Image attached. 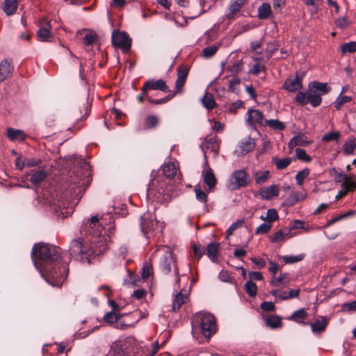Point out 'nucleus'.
Wrapping results in <instances>:
<instances>
[{
	"label": "nucleus",
	"mask_w": 356,
	"mask_h": 356,
	"mask_svg": "<svg viewBox=\"0 0 356 356\" xmlns=\"http://www.w3.org/2000/svg\"><path fill=\"white\" fill-rule=\"evenodd\" d=\"M47 175V173L44 170L34 171L31 176L30 181L34 185L39 184L45 179Z\"/></svg>",
	"instance_id": "2f4dec72"
},
{
	"label": "nucleus",
	"mask_w": 356,
	"mask_h": 356,
	"mask_svg": "<svg viewBox=\"0 0 356 356\" xmlns=\"http://www.w3.org/2000/svg\"><path fill=\"white\" fill-rule=\"evenodd\" d=\"M302 88V77L298 73L295 77H289L284 82V88L290 92H293Z\"/></svg>",
	"instance_id": "ddd939ff"
},
{
	"label": "nucleus",
	"mask_w": 356,
	"mask_h": 356,
	"mask_svg": "<svg viewBox=\"0 0 356 356\" xmlns=\"http://www.w3.org/2000/svg\"><path fill=\"white\" fill-rule=\"evenodd\" d=\"M220 280L225 282L232 283L233 277L231 275V273L227 270H222L219 273L218 275Z\"/></svg>",
	"instance_id": "052dcab7"
},
{
	"label": "nucleus",
	"mask_w": 356,
	"mask_h": 356,
	"mask_svg": "<svg viewBox=\"0 0 356 356\" xmlns=\"http://www.w3.org/2000/svg\"><path fill=\"white\" fill-rule=\"evenodd\" d=\"M264 125L269 127L274 130H283L285 128L284 124L278 120H266Z\"/></svg>",
	"instance_id": "a19ab883"
},
{
	"label": "nucleus",
	"mask_w": 356,
	"mask_h": 356,
	"mask_svg": "<svg viewBox=\"0 0 356 356\" xmlns=\"http://www.w3.org/2000/svg\"><path fill=\"white\" fill-rule=\"evenodd\" d=\"M244 289L246 293L251 298H254L257 293V286L256 284L252 281L249 280L246 282L244 285Z\"/></svg>",
	"instance_id": "58836bf2"
},
{
	"label": "nucleus",
	"mask_w": 356,
	"mask_h": 356,
	"mask_svg": "<svg viewBox=\"0 0 356 356\" xmlns=\"http://www.w3.org/2000/svg\"><path fill=\"white\" fill-rule=\"evenodd\" d=\"M188 299V294L185 292L179 291L176 293L172 302L173 312H177L183 304H184Z\"/></svg>",
	"instance_id": "5701e85b"
},
{
	"label": "nucleus",
	"mask_w": 356,
	"mask_h": 356,
	"mask_svg": "<svg viewBox=\"0 0 356 356\" xmlns=\"http://www.w3.org/2000/svg\"><path fill=\"white\" fill-rule=\"evenodd\" d=\"M111 38L114 47L121 49L124 52L129 51L131 46V40L126 32L115 30Z\"/></svg>",
	"instance_id": "6e6552de"
},
{
	"label": "nucleus",
	"mask_w": 356,
	"mask_h": 356,
	"mask_svg": "<svg viewBox=\"0 0 356 356\" xmlns=\"http://www.w3.org/2000/svg\"><path fill=\"white\" fill-rule=\"evenodd\" d=\"M17 0H4L2 6L3 10L8 16L14 15L17 11Z\"/></svg>",
	"instance_id": "a878e982"
},
{
	"label": "nucleus",
	"mask_w": 356,
	"mask_h": 356,
	"mask_svg": "<svg viewBox=\"0 0 356 356\" xmlns=\"http://www.w3.org/2000/svg\"><path fill=\"white\" fill-rule=\"evenodd\" d=\"M289 275L287 273H281L280 276H273L270 282V285L278 286L282 284H286L289 282Z\"/></svg>",
	"instance_id": "e433bc0d"
},
{
	"label": "nucleus",
	"mask_w": 356,
	"mask_h": 356,
	"mask_svg": "<svg viewBox=\"0 0 356 356\" xmlns=\"http://www.w3.org/2000/svg\"><path fill=\"white\" fill-rule=\"evenodd\" d=\"M32 259L35 268L45 280L53 286L60 287L68 275V266L60 260L58 247L38 243L34 245Z\"/></svg>",
	"instance_id": "f03ea898"
},
{
	"label": "nucleus",
	"mask_w": 356,
	"mask_h": 356,
	"mask_svg": "<svg viewBox=\"0 0 356 356\" xmlns=\"http://www.w3.org/2000/svg\"><path fill=\"white\" fill-rule=\"evenodd\" d=\"M268 326L271 328H277L282 326L281 318L278 316H270L266 319Z\"/></svg>",
	"instance_id": "37998d69"
},
{
	"label": "nucleus",
	"mask_w": 356,
	"mask_h": 356,
	"mask_svg": "<svg viewBox=\"0 0 356 356\" xmlns=\"http://www.w3.org/2000/svg\"><path fill=\"white\" fill-rule=\"evenodd\" d=\"M272 161L275 165L277 170H281L286 168L291 164L292 159L290 157H285L283 159L273 157L272 159Z\"/></svg>",
	"instance_id": "c756f323"
},
{
	"label": "nucleus",
	"mask_w": 356,
	"mask_h": 356,
	"mask_svg": "<svg viewBox=\"0 0 356 356\" xmlns=\"http://www.w3.org/2000/svg\"><path fill=\"white\" fill-rule=\"evenodd\" d=\"M308 313L305 308H302L293 312L290 316L286 319L288 321H293L298 324L307 325L306 320L308 318Z\"/></svg>",
	"instance_id": "a211bd4d"
},
{
	"label": "nucleus",
	"mask_w": 356,
	"mask_h": 356,
	"mask_svg": "<svg viewBox=\"0 0 356 356\" xmlns=\"http://www.w3.org/2000/svg\"><path fill=\"white\" fill-rule=\"evenodd\" d=\"M331 90L327 83L312 81L309 83L306 92H298L295 100L301 106L310 104L313 107H317L322 102V96L327 94Z\"/></svg>",
	"instance_id": "7ed1b4c3"
},
{
	"label": "nucleus",
	"mask_w": 356,
	"mask_h": 356,
	"mask_svg": "<svg viewBox=\"0 0 356 356\" xmlns=\"http://www.w3.org/2000/svg\"><path fill=\"white\" fill-rule=\"evenodd\" d=\"M7 137L12 141H24L26 138V134L22 130L8 128Z\"/></svg>",
	"instance_id": "393cba45"
},
{
	"label": "nucleus",
	"mask_w": 356,
	"mask_h": 356,
	"mask_svg": "<svg viewBox=\"0 0 356 356\" xmlns=\"http://www.w3.org/2000/svg\"><path fill=\"white\" fill-rule=\"evenodd\" d=\"M296 159L305 162L309 163L312 161V157L307 154L306 151L303 149L296 148L295 149Z\"/></svg>",
	"instance_id": "79ce46f5"
},
{
	"label": "nucleus",
	"mask_w": 356,
	"mask_h": 356,
	"mask_svg": "<svg viewBox=\"0 0 356 356\" xmlns=\"http://www.w3.org/2000/svg\"><path fill=\"white\" fill-rule=\"evenodd\" d=\"M141 229L146 238H151L162 232V226L159 221L149 218V215L141 217Z\"/></svg>",
	"instance_id": "39448f33"
},
{
	"label": "nucleus",
	"mask_w": 356,
	"mask_h": 356,
	"mask_svg": "<svg viewBox=\"0 0 356 356\" xmlns=\"http://www.w3.org/2000/svg\"><path fill=\"white\" fill-rule=\"evenodd\" d=\"M279 192L278 186L273 184L260 190L259 194L263 200H270L274 197L278 196Z\"/></svg>",
	"instance_id": "aec40b11"
},
{
	"label": "nucleus",
	"mask_w": 356,
	"mask_h": 356,
	"mask_svg": "<svg viewBox=\"0 0 356 356\" xmlns=\"http://www.w3.org/2000/svg\"><path fill=\"white\" fill-rule=\"evenodd\" d=\"M218 49V46L217 45H211L207 47L202 51L203 56L206 58H209L217 52Z\"/></svg>",
	"instance_id": "864d4df0"
},
{
	"label": "nucleus",
	"mask_w": 356,
	"mask_h": 356,
	"mask_svg": "<svg viewBox=\"0 0 356 356\" xmlns=\"http://www.w3.org/2000/svg\"><path fill=\"white\" fill-rule=\"evenodd\" d=\"M45 23L44 27H41L37 32L38 39L42 42H50L53 38V35L50 32V24L49 22H47L46 19H43L40 23Z\"/></svg>",
	"instance_id": "6ab92c4d"
},
{
	"label": "nucleus",
	"mask_w": 356,
	"mask_h": 356,
	"mask_svg": "<svg viewBox=\"0 0 356 356\" xmlns=\"http://www.w3.org/2000/svg\"><path fill=\"white\" fill-rule=\"evenodd\" d=\"M273 224L268 222L261 224L255 230L256 234H264L268 233L272 228Z\"/></svg>",
	"instance_id": "603ef678"
},
{
	"label": "nucleus",
	"mask_w": 356,
	"mask_h": 356,
	"mask_svg": "<svg viewBox=\"0 0 356 356\" xmlns=\"http://www.w3.org/2000/svg\"><path fill=\"white\" fill-rule=\"evenodd\" d=\"M14 72V65L11 60L5 58L0 62V82L10 78Z\"/></svg>",
	"instance_id": "f8f14e48"
},
{
	"label": "nucleus",
	"mask_w": 356,
	"mask_h": 356,
	"mask_svg": "<svg viewBox=\"0 0 356 356\" xmlns=\"http://www.w3.org/2000/svg\"><path fill=\"white\" fill-rule=\"evenodd\" d=\"M248 0H234L230 2L229 6V13L226 14L228 19H234L238 17L239 12Z\"/></svg>",
	"instance_id": "4468645a"
},
{
	"label": "nucleus",
	"mask_w": 356,
	"mask_h": 356,
	"mask_svg": "<svg viewBox=\"0 0 356 356\" xmlns=\"http://www.w3.org/2000/svg\"><path fill=\"white\" fill-rule=\"evenodd\" d=\"M356 149V138H351L348 139L343 145L344 154L349 155L352 154Z\"/></svg>",
	"instance_id": "4c0bfd02"
},
{
	"label": "nucleus",
	"mask_w": 356,
	"mask_h": 356,
	"mask_svg": "<svg viewBox=\"0 0 356 356\" xmlns=\"http://www.w3.org/2000/svg\"><path fill=\"white\" fill-rule=\"evenodd\" d=\"M248 184L247 172L243 170H238L232 172L229 179V186L231 189L235 190L245 187Z\"/></svg>",
	"instance_id": "1a4fd4ad"
},
{
	"label": "nucleus",
	"mask_w": 356,
	"mask_h": 356,
	"mask_svg": "<svg viewBox=\"0 0 356 356\" xmlns=\"http://www.w3.org/2000/svg\"><path fill=\"white\" fill-rule=\"evenodd\" d=\"M300 200L299 194L297 192H292L287 197L286 202L289 206H293Z\"/></svg>",
	"instance_id": "bf43d9fd"
},
{
	"label": "nucleus",
	"mask_w": 356,
	"mask_h": 356,
	"mask_svg": "<svg viewBox=\"0 0 356 356\" xmlns=\"http://www.w3.org/2000/svg\"><path fill=\"white\" fill-rule=\"evenodd\" d=\"M339 137L340 133L339 131L329 132L323 136L322 140L324 142L338 140Z\"/></svg>",
	"instance_id": "6e6d98bb"
},
{
	"label": "nucleus",
	"mask_w": 356,
	"mask_h": 356,
	"mask_svg": "<svg viewBox=\"0 0 356 356\" xmlns=\"http://www.w3.org/2000/svg\"><path fill=\"white\" fill-rule=\"evenodd\" d=\"M351 101H352V97L350 96L339 95L335 102L334 107L338 111L341 110L344 104L350 102Z\"/></svg>",
	"instance_id": "8fccbe9b"
},
{
	"label": "nucleus",
	"mask_w": 356,
	"mask_h": 356,
	"mask_svg": "<svg viewBox=\"0 0 356 356\" xmlns=\"http://www.w3.org/2000/svg\"><path fill=\"white\" fill-rule=\"evenodd\" d=\"M220 245L218 243H210L207 248V255L212 261H216L218 259Z\"/></svg>",
	"instance_id": "bb28decb"
},
{
	"label": "nucleus",
	"mask_w": 356,
	"mask_h": 356,
	"mask_svg": "<svg viewBox=\"0 0 356 356\" xmlns=\"http://www.w3.org/2000/svg\"><path fill=\"white\" fill-rule=\"evenodd\" d=\"M172 266L174 267V271L176 275V284L179 287L180 277L175 256L172 251L166 250L161 261V268L163 273L168 274L171 271Z\"/></svg>",
	"instance_id": "0eeeda50"
},
{
	"label": "nucleus",
	"mask_w": 356,
	"mask_h": 356,
	"mask_svg": "<svg viewBox=\"0 0 356 356\" xmlns=\"http://www.w3.org/2000/svg\"><path fill=\"white\" fill-rule=\"evenodd\" d=\"M201 102L203 106L208 110H211L216 106L213 95L209 92H205V95L202 98Z\"/></svg>",
	"instance_id": "72a5a7b5"
},
{
	"label": "nucleus",
	"mask_w": 356,
	"mask_h": 356,
	"mask_svg": "<svg viewBox=\"0 0 356 356\" xmlns=\"http://www.w3.org/2000/svg\"><path fill=\"white\" fill-rule=\"evenodd\" d=\"M265 70V65L259 62L255 63V65L250 70V73L254 75H258L260 72Z\"/></svg>",
	"instance_id": "69168bd1"
},
{
	"label": "nucleus",
	"mask_w": 356,
	"mask_h": 356,
	"mask_svg": "<svg viewBox=\"0 0 356 356\" xmlns=\"http://www.w3.org/2000/svg\"><path fill=\"white\" fill-rule=\"evenodd\" d=\"M203 152L210 149L215 154H217L220 149V140L216 135L207 136L201 145Z\"/></svg>",
	"instance_id": "9b49d317"
},
{
	"label": "nucleus",
	"mask_w": 356,
	"mask_h": 356,
	"mask_svg": "<svg viewBox=\"0 0 356 356\" xmlns=\"http://www.w3.org/2000/svg\"><path fill=\"white\" fill-rule=\"evenodd\" d=\"M243 102L241 100L236 101L230 104L227 107V111L232 114H236L238 110L242 106Z\"/></svg>",
	"instance_id": "13d9d810"
},
{
	"label": "nucleus",
	"mask_w": 356,
	"mask_h": 356,
	"mask_svg": "<svg viewBox=\"0 0 356 356\" xmlns=\"http://www.w3.org/2000/svg\"><path fill=\"white\" fill-rule=\"evenodd\" d=\"M241 80L237 76H233L229 80V90L235 94L240 92Z\"/></svg>",
	"instance_id": "c9c22d12"
},
{
	"label": "nucleus",
	"mask_w": 356,
	"mask_h": 356,
	"mask_svg": "<svg viewBox=\"0 0 356 356\" xmlns=\"http://www.w3.org/2000/svg\"><path fill=\"white\" fill-rule=\"evenodd\" d=\"M163 190L159 189L158 191V193H155L154 189L153 188L152 186H149L147 189V195H154L155 198L156 199L157 202H163L168 201L170 198L169 194H164L162 195Z\"/></svg>",
	"instance_id": "473e14b6"
},
{
	"label": "nucleus",
	"mask_w": 356,
	"mask_h": 356,
	"mask_svg": "<svg viewBox=\"0 0 356 356\" xmlns=\"http://www.w3.org/2000/svg\"><path fill=\"white\" fill-rule=\"evenodd\" d=\"M162 170L163 174L165 177L172 178L177 174V167L175 163L169 162L163 164Z\"/></svg>",
	"instance_id": "cd10ccee"
},
{
	"label": "nucleus",
	"mask_w": 356,
	"mask_h": 356,
	"mask_svg": "<svg viewBox=\"0 0 356 356\" xmlns=\"http://www.w3.org/2000/svg\"><path fill=\"white\" fill-rule=\"evenodd\" d=\"M192 324L193 328L200 329L206 338H210L217 331L216 318L209 313H196L193 316Z\"/></svg>",
	"instance_id": "20e7f679"
},
{
	"label": "nucleus",
	"mask_w": 356,
	"mask_h": 356,
	"mask_svg": "<svg viewBox=\"0 0 356 356\" xmlns=\"http://www.w3.org/2000/svg\"><path fill=\"white\" fill-rule=\"evenodd\" d=\"M25 166L31 168L39 165L42 163V161L40 159L35 158H25Z\"/></svg>",
	"instance_id": "0e129e2a"
},
{
	"label": "nucleus",
	"mask_w": 356,
	"mask_h": 356,
	"mask_svg": "<svg viewBox=\"0 0 356 356\" xmlns=\"http://www.w3.org/2000/svg\"><path fill=\"white\" fill-rule=\"evenodd\" d=\"M329 319L325 316H318L314 323H310L311 329L313 332H322L327 326Z\"/></svg>",
	"instance_id": "412c9836"
},
{
	"label": "nucleus",
	"mask_w": 356,
	"mask_h": 356,
	"mask_svg": "<svg viewBox=\"0 0 356 356\" xmlns=\"http://www.w3.org/2000/svg\"><path fill=\"white\" fill-rule=\"evenodd\" d=\"M247 122L250 126H255L257 124H264V117L263 113L257 109H249L248 111Z\"/></svg>",
	"instance_id": "2eb2a0df"
},
{
	"label": "nucleus",
	"mask_w": 356,
	"mask_h": 356,
	"mask_svg": "<svg viewBox=\"0 0 356 356\" xmlns=\"http://www.w3.org/2000/svg\"><path fill=\"white\" fill-rule=\"evenodd\" d=\"M286 4V0H273V7L275 10L280 11Z\"/></svg>",
	"instance_id": "774afa93"
},
{
	"label": "nucleus",
	"mask_w": 356,
	"mask_h": 356,
	"mask_svg": "<svg viewBox=\"0 0 356 356\" xmlns=\"http://www.w3.org/2000/svg\"><path fill=\"white\" fill-rule=\"evenodd\" d=\"M189 72V68L185 65H181L177 68V79L175 82L176 91H170V94L165 96V100L166 102L172 99L176 94H182L184 91V86L186 81Z\"/></svg>",
	"instance_id": "423d86ee"
},
{
	"label": "nucleus",
	"mask_w": 356,
	"mask_h": 356,
	"mask_svg": "<svg viewBox=\"0 0 356 356\" xmlns=\"http://www.w3.org/2000/svg\"><path fill=\"white\" fill-rule=\"evenodd\" d=\"M312 143L303 134H298L294 136L288 144L289 148L292 150L296 146H307Z\"/></svg>",
	"instance_id": "4be33fe9"
},
{
	"label": "nucleus",
	"mask_w": 356,
	"mask_h": 356,
	"mask_svg": "<svg viewBox=\"0 0 356 356\" xmlns=\"http://www.w3.org/2000/svg\"><path fill=\"white\" fill-rule=\"evenodd\" d=\"M270 293L275 296V298H280L281 300H288L287 298V291L282 289H275L270 291Z\"/></svg>",
	"instance_id": "e2e57ef3"
},
{
	"label": "nucleus",
	"mask_w": 356,
	"mask_h": 356,
	"mask_svg": "<svg viewBox=\"0 0 356 356\" xmlns=\"http://www.w3.org/2000/svg\"><path fill=\"white\" fill-rule=\"evenodd\" d=\"M202 177L204 183L207 186L205 190L208 192H211L216 186L217 179L210 167H208L207 170L202 172Z\"/></svg>",
	"instance_id": "dca6fc26"
},
{
	"label": "nucleus",
	"mask_w": 356,
	"mask_h": 356,
	"mask_svg": "<svg viewBox=\"0 0 356 356\" xmlns=\"http://www.w3.org/2000/svg\"><path fill=\"white\" fill-rule=\"evenodd\" d=\"M309 175V170L305 168L302 170L298 172L296 175V181L298 185L301 186L303 184L305 179Z\"/></svg>",
	"instance_id": "09e8293b"
},
{
	"label": "nucleus",
	"mask_w": 356,
	"mask_h": 356,
	"mask_svg": "<svg viewBox=\"0 0 356 356\" xmlns=\"http://www.w3.org/2000/svg\"><path fill=\"white\" fill-rule=\"evenodd\" d=\"M97 39V35L94 33H88L83 37V43L86 45H91Z\"/></svg>",
	"instance_id": "680f3d73"
},
{
	"label": "nucleus",
	"mask_w": 356,
	"mask_h": 356,
	"mask_svg": "<svg viewBox=\"0 0 356 356\" xmlns=\"http://www.w3.org/2000/svg\"><path fill=\"white\" fill-rule=\"evenodd\" d=\"M342 54L354 53L356 51V42L344 43L340 47Z\"/></svg>",
	"instance_id": "de8ad7c7"
},
{
	"label": "nucleus",
	"mask_w": 356,
	"mask_h": 356,
	"mask_svg": "<svg viewBox=\"0 0 356 356\" xmlns=\"http://www.w3.org/2000/svg\"><path fill=\"white\" fill-rule=\"evenodd\" d=\"M114 217L110 213L103 215L100 219L97 216L91 217L81 231L86 238L74 239L71 242L69 249L70 256L76 260L84 261L91 256L103 254L108 249L106 238L102 234L105 229L103 227L108 225V229H111L114 227Z\"/></svg>",
	"instance_id": "f257e3e1"
},
{
	"label": "nucleus",
	"mask_w": 356,
	"mask_h": 356,
	"mask_svg": "<svg viewBox=\"0 0 356 356\" xmlns=\"http://www.w3.org/2000/svg\"><path fill=\"white\" fill-rule=\"evenodd\" d=\"M341 188L346 193L353 192L356 189V181L353 180L352 177L344 176V181L341 184Z\"/></svg>",
	"instance_id": "f704fd0d"
},
{
	"label": "nucleus",
	"mask_w": 356,
	"mask_h": 356,
	"mask_svg": "<svg viewBox=\"0 0 356 356\" xmlns=\"http://www.w3.org/2000/svg\"><path fill=\"white\" fill-rule=\"evenodd\" d=\"M195 197L196 199L204 204H207L208 197L206 192L203 191L200 188H195Z\"/></svg>",
	"instance_id": "5fc2aeb1"
},
{
	"label": "nucleus",
	"mask_w": 356,
	"mask_h": 356,
	"mask_svg": "<svg viewBox=\"0 0 356 356\" xmlns=\"http://www.w3.org/2000/svg\"><path fill=\"white\" fill-rule=\"evenodd\" d=\"M279 218L277 211L275 209H270L266 212V216H261V218L268 222L273 224V222L277 220Z\"/></svg>",
	"instance_id": "49530a36"
},
{
	"label": "nucleus",
	"mask_w": 356,
	"mask_h": 356,
	"mask_svg": "<svg viewBox=\"0 0 356 356\" xmlns=\"http://www.w3.org/2000/svg\"><path fill=\"white\" fill-rule=\"evenodd\" d=\"M151 90H161L165 92H170L168 86L163 79H148L143 86V94L147 95Z\"/></svg>",
	"instance_id": "9d476101"
},
{
	"label": "nucleus",
	"mask_w": 356,
	"mask_h": 356,
	"mask_svg": "<svg viewBox=\"0 0 356 356\" xmlns=\"http://www.w3.org/2000/svg\"><path fill=\"white\" fill-rule=\"evenodd\" d=\"M106 356H127L125 343L122 341L113 342Z\"/></svg>",
	"instance_id": "f3484780"
},
{
	"label": "nucleus",
	"mask_w": 356,
	"mask_h": 356,
	"mask_svg": "<svg viewBox=\"0 0 356 356\" xmlns=\"http://www.w3.org/2000/svg\"><path fill=\"white\" fill-rule=\"evenodd\" d=\"M255 147L254 140L248 137L243 140L239 145L240 152L242 154H247L252 151Z\"/></svg>",
	"instance_id": "b1692460"
},
{
	"label": "nucleus",
	"mask_w": 356,
	"mask_h": 356,
	"mask_svg": "<svg viewBox=\"0 0 356 356\" xmlns=\"http://www.w3.org/2000/svg\"><path fill=\"white\" fill-rule=\"evenodd\" d=\"M341 311L344 312H356V300L350 302H345L342 304Z\"/></svg>",
	"instance_id": "4d7b16f0"
},
{
	"label": "nucleus",
	"mask_w": 356,
	"mask_h": 356,
	"mask_svg": "<svg viewBox=\"0 0 356 356\" xmlns=\"http://www.w3.org/2000/svg\"><path fill=\"white\" fill-rule=\"evenodd\" d=\"M159 122V119L156 115H148L144 121V127L145 129L154 128Z\"/></svg>",
	"instance_id": "c03bdc74"
},
{
	"label": "nucleus",
	"mask_w": 356,
	"mask_h": 356,
	"mask_svg": "<svg viewBox=\"0 0 356 356\" xmlns=\"http://www.w3.org/2000/svg\"><path fill=\"white\" fill-rule=\"evenodd\" d=\"M120 318V316L114 312H109L104 314L103 317L104 321L106 323H108L109 324L114 323L118 321Z\"/></svg>",
	"instance_id": "3c124183"
},
{
	"label": "nucleus",
	"mask_w": 356,
	"mask_h": 356,
	"mask_svg": "<svg viewBox=\"0 0 356 356\" xmlns=\"http://www.w3.org/2000/svg\"><path fill=\"white\" fill-rule=\"evenodd\" d=\"M270 172L268 170L256 172L254 175L255 182L257 184L265 183L269 178Z\"/></svg>",
	"instance_id": "ea45409f"
},
{
	"label": "nucleus",
	"mask_w": 356,
	"mask_h": 356,
	"mask_svg": "<svg viewBox=\"0 0 356 356\" xmlns=\"http://www.w3.org/2000/svg\"><path fill=\"white\" fill-rule=\"evenodd\" d=\"M305 257V254L302 253L298 255H286L282 257L286 264H294L302 261Z\"/></svg>",
	"instance_id": "a18cd8bd"
},
{
	"label": "nucleus",
	"mask_w": 356,
	"mask_h": 356,
	"mask_svg": "<svg viewBox=\"0 0 356 356\" xmlns=\"http://www.w3.org/2000/svg\"><path fill=\"white\" fill-rule=\"evenodd\" d=\"M290 234V231L286 228L281 229L269 236V240L271 243H275L282 241L286 236Z\"/></svg>",
	"instance_id": "7c9ffc66"
},
{
	"label": "nucleus",
	"mask_w": 356,
	"mask_h": 356,
	"mask_svg": "<svg viewBox=\"0 0 356 356\" xmlns=\"http://www.w3.org/2000/svg\"><path fill=\"white\" fill-rule=\"evenodd\" d=\"M272 15V10L268 3H262L258 8V18L260 19H266L269 18Z\"/></svg>",
	"instance_id": "c85d7f7f"
},
{
	"label": "nucleus",
	"mask_w": 356,
	"mask_h": 356,
	"mask_svg": "<svg viewBox=\"0 0 356 356\" xmlns=\"http://www.w3.org/2000/svg\"><path fill=\"white\" fill-rule=\"evenodd\" d=\"M260 307L265 312H273L275 309V305L272 302H264L261 304Z\"/></svg>",
	"instance_id": "338daca9"
}]
</instances>
